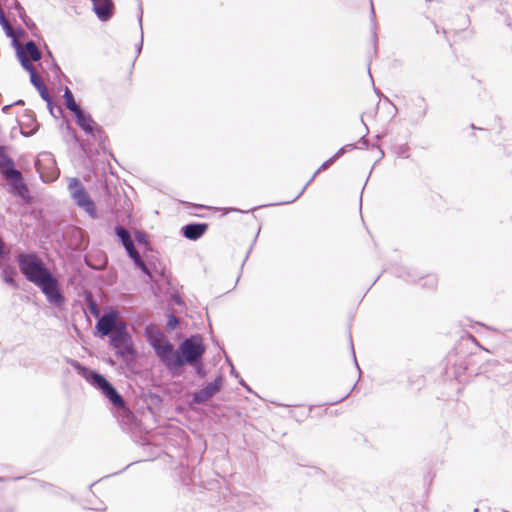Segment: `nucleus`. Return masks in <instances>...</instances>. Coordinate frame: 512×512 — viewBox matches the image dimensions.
I'll list each match as a JSON object with an SVG mask.
<instances>
[{"label": "nucleus", "instance_id": "obj_1", "mask_svg": "<svg viewBox=\"0 0 512 512\" xmlns=\"http://www.w3.org/2000/svg\"><path fill=\"white\" fill-rule=\"evenodd\" d=\"M205 352L206 345L202 336L193 333L185 338L176 350H173V347L171 348L165 367L172 376H178L183 365L198 360Z\"/></svg>", "mask_w": 512, "mask_h": 512}, {"label": "nucleus", "instance_id": "obj_2", "mask_svg": "<svg viewBox=\"0 0 512 512\" xmlns=\"http://www.w3.org/2000/svg\"><path fill=\"white\" fill-rule=\"evenodd\" d=\"M69 363L79 376L98 390L113 406H124L125 402L123 396L116 389L113 383L108 380L106 375L98 372L90 366L80 363L77 360L72 359Z\"/></svg>", "mask_w": 512, "mask_h": 512}, {"label": "nucleus", "instance_id": "obj_3", "mask_svg": "<svg viewBox=\"0 0 512 512\" xmlns=\"http://www.w3.org/2000/svg\"><path fill=\"white\" fill-rule=\"evenodd\" d=\"M220 499V512H261L264 502L259 496L245 492L234 493L225 488Z\"/></svg>", "mask_w": 512, "mask_h": 512}, {"label": "nucleus", "instance_id": "obj_4", "mask_svg": "<svg viewBox=\"0 0 512 512\" xmlns=\"http://www.w3.org/2000/svg\"><path fill=\"white\" fill-rule=\"evenodd\" d=\"M45 297L49 306L57 312L67 311L68 298L62 281L52 271L34 284Z\"/></svg>", "mask_w": 512, "mask_h": 512}, {"label": "nucleus", "instance_id": "obj_5", "mask_svg": "<svg viewBox=\"0 0 512 512\" xmlns=\"http://www.w3.org/2000/svg\"><path fill=\"white\" fill-rule=\"evenodd\" d=\"M17 265L20 273L33 285L51 272L36 251L20 252Z\"/></svg>", "mask_w": 512, "mask_h": 512}, {"label": "nucleus", "instance_id": "obj_6", "mask_svg": "<svg viewBox=\"0 0 512 512\" xmlns=\"http://www.w3.org/2000/svg\"><path fill=\"white\" fill-rule=\"evenodd\" d=\"M301 195H302L301 193H298L294 198H291V199L279 200V201H275V202H271V203H267V204L256 205V206L249 207V208L215 207V206H209V205H204V204H196V203H191V202H182V203H183L185 209H187L190 214H193L195 216L204 217L203 214L196 213L195 211L198 210V209H207V210H212V211H215V212L216 211H220L221 212V216L223 217V216L228 215L231 212L242 213V214H249V213H253L256 210H259L260 208H263V207L281 206V205H286V204L294 203L297 199H299V197Z\"/></svg>", "mask_w": 512, "mask_h": 512}, {"label": "nucleus", "instance_id": "obj_7", "mask_svg": "<svg viewBox=\"0 0 512 512\" xmlns=\"http://www.w3.org/2000/svg\"><path fill=\"white\" fill-rule=\"evenodd\" d=\"M0 173L10 186L9 192H29L21 171L3 146H0Z\"/></svg>", "mask_w": 512, "mask_h": 512}, {"label": "nucleus", "instance_id": "obj_8", "mask_svg": "<svg viewBox=\"0 0 512 512\" xmlns=\"http://www.w3.org/2000/svg\"><path fill=\"white\" fill-rule=\"evenodd\" d=\"M108 339L110 347L118 358L125 359L135 355L133 338L125 322H118Z\"/></svg>", "mask_w": 512, "mask_h": 512}, {"label": "nucleus", "instance_id": "obj_9", "mask_svg": "<svg viewBox=\"0 0 512 512\" xmlns=\"http://www.w3.org/2000/svg\"><path fill=\"white\" fill-rule=\"evenodd\" d=\"M144 337L147 343L154 350L156 356L165 366L172 343L164 335L163 331L157 328L153 323H149L144 328Z\"/></svg>", "mask_w": 512, "mask_h": 512}, {"label": "nucleus", "instance_id": "obj_10", "mask_svg": "<svg viewBox=\"0 0 512 512\" xmlns=\"http://www.w3.org/2000/svg\"><path fill=\"white\" fill-rule=\"evenodd\" d=\"M76 124L95 141L98 142L100 148H104L108 137L104 129L92 118L90 113L84 109L74 115Z\"/></svg>", "mask_w": 512, "mask_h": 512}, {"label": "nucleus", "instance_id": "obj_11", "mask_svg": "<svg viewBox=\"0 0 512 512\" xmlns=\"http://www.w3.org/2000/svg\"><path fill=\"white\" fill-rule=\"evenodd\" d=\"M35 168L40 179L49 183L56 180L60 174L56 160L50 152H41L35 160Z\"/></svg>", "mask_w": 512, "mask_h": 512}, {"label": "nucleus", "instance_id": "obj_12", "mask_svg": "<svg viewBox=\"0 0 512 512\" xmlns=\"http://www.w3.org/2000/svg\"><path fill=\"white\" fill-rule=\"evenodd\" d=\"M16 56L22 66V68L27 71L30 75V82L35 87V89L39 92L40 97L50 105L51 95L44 84V82L37 75L34 66L30 63V61L26 58L24 51L20 47H16Z\"/></svg>", "mask_w": 512, "mask_h": 512}, {"label": "nucleus", "instance_id": "obj_13", "mask_svg": "<svg viewBox=\"0 0 512 512\" xmlns=\"http://www.w3.org/2000/svg\"><path fill=\"white\" fill-rule=\"evenodd\" d=\"M224 376L218 374L211 382L203 385L202 388L192 393L191 404L204 405L209 399L216 395L224 385Z\"/></svg>", "mask_w": 512, "mask_h": 512}, {"label": "nucleus", "instance_id": "obj_14", "mask_svg": "<svg viewBox=\"0 0 512 512\" xmlns=\"http://www.w3.org/2000/svg\"><path fill=\"white\" fill-rule=\"evenodd\" d=\"M142 421L135 415H126L122 418V427L125 431L132 433L133 441L141 446L148 445V440L142 434Z\"/></svg>", "mask_w": 512, "mask_h": 512}, {"label": "nucleus", "instance_id": "obj_15", "mask_svg": "<svg viewBox=\"0 0 512 512\" xmlns=\"http://www.w3.org/2000/svg\"><path fill=\"white\" fill-rule=\"evenodd\" d=\"M117 324V312L111 311L106 313L96 321L94 335L101 339L105 337L109 338Z\"/></svg>", "mask_w": 512, "mask_h": 512}, {"label": "nucleus", "instance_id": "obj_16", "mask_svg": "<svg viewBox=\"0 0 512 512\" xmlns=\"http://www.w3.org/2000/svg\"><path fill=\"white\" fill-rule=\"evenodd\" d=\"M208 229L209 224L206 222H189L180 228V234L187 240L198 241Z\"/></svg>", "mask_w": 512, "mask_h": 512}, {"label": "nucleus", "instance_id": "obj_17", "mask_svg": "<svg viewBox=\"0 0 512 512\" xmlns=\"http://www.w3.org/2000/svg\"><path fill=\"white\" fill-rule=\"evenodd\" d=\"M75 204L84 210L90 218L99 219L100 213L91 194H70Z\"/></svg>", "mask_w": 512, "mask_h": 512}, {"label": "nucleus", "instance_id": "obj_18", "mask_svg": "<svg viewBox=\"0 0 512 512\" xmlns=\"http://www.w3.org/2000/svg\"><path fill=\"white\" fill-rule=\"evenodd\" d=\"M20 252H24V250L15 248L12 244L2 243L0 248V267L15 266Z\"/></svg>", "mask_w": 512, "mask_h": 512}, {"label": "nucleus", "instance_id": "obj_19", "mask_svg": "<svg viewBox=\"0 0 512 512\" xmlns=\"http://www.w3.org/2000/svg\"><path fill=\"white\" fill-rule=\"evenodd\" d=\"M93 11L99 20L105 22L112 18L114 3L112 0H92Z\"/></svg>", "mask_w": 512, "mask_h": 512}, {"label": "nucleus", "instance_id": "obj_20", "mask_svg": "<svg viewBox=\"0 0 512 512\" xmlns=\"http://www.w3.org/2000/svg\"><path fill=\"white\" fill-rule=\"evenodd\" d=\"M1 270V279L2 281L13 288L14 290H18L20 288L18 283V271L16 266H2Z\"/></svg>", "mask_w": 512, "mask_h": 512}, {"label": "nucleus", "instance_id": "obj_21", "mask_svg": "<svg viewBox=\"0 0 512 512\" xmlns=\"http://www.w3.org/2000/svg\"><path fill=\"white\" fill-rule=\"evenodd\" d=\"M394 274L398 278H402L407 282H416L417 280L423 279L424 276L417 272L415 269L400 266L394 271Z\"/></svg>", "mask_w": 512, "mask_h": 512}, {"label": "nucleus", "instance_id": "obj_22", "mask_svg": "<svg viewBox=\"0 0 512 512\" xmlns=\"http://www.w3.org/2000/svg\"><path fill=\"white\" fill-rule=\"evenodd\" d=\"M63 98L67 109L71 111L73 115H76V113L83 110L81 105L75 101L74 95L70 89L66 88L63 94Z\"/></svg>", "mask_w": 512, "mask_h": 512}, {"label": "nucleus", "instance_id": "obj_23", "mask_svg": "<svg viewBox=\"0 0 512 512\" xmlns=\"http://www.w3.org/2000/svg\"><path fill=\"white\" fill-rule=\"evenodd\" d=\"M20 48L24 51L25 56H29L30 60L32 61H39L42 57L41 51L33 40H28L25 43L24 49L21 46ZM26 58L28 59V57Z\"/></svg>", "mask_w": 512, "mask_h": 512}, {"label": "nucleus", "instance_id": "obj_24", "mask_svg": "<svg viewBox=\"0 0 512 512\" xmlns=\"http://www.w3.org/2000/svg\"><path fill=\"white\" fill-rule=\"evenodd\" d=\"M132 261V264L136 270H139L142 274L148 277L150 281H152V275L147 267V265L144 263L141 255L139 252H137L135 255H133L131 258H129Z\"/></svg>", "mask_w": 512, "mask_h": 512}, {"label": "nucleus", "instance_id": "obj_25", "mask_svg": "<svg viewBox=\"0 0 512 512\" xmlns=\"http://www.w3.org/2000/svg\"><path fill=\"white\" fill-rule=\"evenodd\" d=\"M114 235L116 236L117 242L122 246L133 243V240L130 237L128 231L119 224L115 225L114 227Z\"/></svg>", "mask_w": 512, "mask_h": 512}, {"label": "nucleus", "instance_id": "obj_26", "mask_svg": "<svg viewBox=\"0 0 512 512\" xmlns=\"http://www.w3.org/2000/svg\"><path fill=\"white\" fill-rule=\"evenodd\" d=\"M30 481L37 483L39 485V487L46 489L51 494H54L57 496H62L64 494V491L61 488H59L51 483H48L46 481L35 479V478L30 479Z\"/></svg>", "mask_w": 512, "mask_h": 512}, {"label": "nucleus", "instance_id": "obj_27", "mask_svg": "<svg viewBox=\"0 0 512 512\" xmlns=\"http://www.w3.org/2000/svg\"><path fill=\"white\" fill-rule=\"evenodd\" d=\"M189 364L193 367L194 372L199 379H203L207 376L206 366L202 357L190 362Z\"/></svg>", "mask_w": 512, "mask_h": 512}, {"label": "nucleus", "instance_id": "obj_28", "mask_svg": "<svg viewBox=\"0 0 512 512\" xmlns=\"http://www.w3.org/2000/svg\"><path fill=\"white\" fill-rule=\"evenodd\" d=\"M415 105L419 108V110L417 112V117L415 119V122L418 123L426 117L427 111H428V105H427L424 97H422V96H419L417 98Z\"/></svg>", "mask_w": 512, "mask_h": 512}, {"label": "nucleus", "instance_id": "obj_29", "mask_svg": "<svg viewBox=\"0 0 512 512\" xmlns=\"http://www.w3.org/2000/svg\"><path fill=\"white\" fill-rule=\"evenodd\" d=\"M166 324H165V329L167 330V332L171 333L173 332L174 330L177 329V327L179 326V320L178 318L170 311H168L166 314Z\"/></svg>", "mask_w": 512, "mask_h": 512}, {"label": "nucleus", "instance_id": "obj_30", "mask_svg": "<svg viewBox=\"0 0 512 512\" xmlns=\"http://www.w3.org/2000/svg\"><path fill=\"white\" fill-rule=\"evenodd\" d=\"M68 190L69 192H86L82 182L77 177L69 178Z\"/></svg>", "mask_w": 512, "mask_h": 512}, {"label": "nucleus", "instance_id": "obj_31", "mask_svg": "<svg viewBox=\"0 0 512 512\" xmlns=\"http://www.w3.org/2000/svg\"><path fill=\"white\" fill-rule=\"evenodd\" d=\"M425 378L423 375H411L408 377V384L411 388L420 390L424 386Z\"/></svg>", "mask_w": 512, "mask_h": 512}, {"label": "nucleus", "instance_id": "obj_32", "mask_svg": "<svg viewBox=\"0 0 512 512\" xmlns=\"http://www.w3.org/2000/svg\"><path fill=\"white\" fill-rule=\"evenodd\" d=\"M134 241L139 246H146L150 242V238L147 232L136 230L134 233Z\"/></svg>", "mask_w": 512, "mask_h": 512}, {"label": "nucleus", "instance_id": "obj_33", "mask_svg": "<svg viewBox=\"0 0 512 512\" xmlns=\"http://www.w3.org/2000/svg\"><path fill=\"white\" fill-rule=\"evenodd\" d=\"M139 11H140V13L138 15V23H139V27H140V41L136 45V53H137L136 58L140 55L142 48H143V26H142L143 11H142L141 6L139 7Z\"/></svg>", "mask_w": 512, "mask_h": 512}, {"label": "nucleus", "instance_id": "obj_34", "mask_svg": "<svg viewBox=\"0 0 512 512\" xmlns=\"http://www.w3.org/2000/svg\"><path fill=\"white\" fill-rule=\"evenodd\" d=\"M16 8H17V10L19 12L20 18L23 20V22L26 25V27L28 29L35 28L36 27L35 23L26 15L25 10L23 9V7L19 3H17Z\"/></svg>", "mask_w": 512, "mask_h": 512}, {"label": "nucleus", "instance_id": "obj_35", "mask_svg": "<svg viewBox=\"0 0 512 512\" xmlns=\"http://www.w3.org/2000/svg\"><path fill=\"white\" fill-rule=\"evenodd\" d=\"M22 204H32L36 200L37 194H14Z\"/></svg>", "mask_w": 512, "mask_h": 512}, {"label": "nucleus", "instance_id": "obj_36", "mask_svg": "<svg viewBox=\"0 0 512 512\" xmlns=\"http://www.w3.org/2000/svg\"><path fill=\"white\" fill-rule=\"evenodd\" d=\"M305 475L308 477H317V476H324L325 472L319 467L311 466L308 468V470L305 472Z\"/></svg>", "mask_w": 512, "mask_h": 512}, {"label": "nucleus", "instance_id": "obj_37", "mask_svg": "<svg viewBox=\"0 0 512 512\" xmlns=\"http://www.w3.org/2000/svg\"><path fill=\"white\" fill-rule=\"evenodd\" d=\"M358 146L356 144H346L344 146H342L337 152L336 154L338 155V157H341L342 155H344L345 153L347 152H350L354 149H357Z\"/></svg>", "mask_w": 512, "mask_h": 512}, {"label": "nucleus", "instance_id": "obj_38", "mask_svg": "<svg viewBox=\"0 0 512 512\" xmlns=\"http://www.w3.org/2000/svg\"><path fill=\"white\" fill-rule=\"evenodd\" d=\"M225 361H226V363L228 364V366L230 367V376H232V377H234V378H236V379L240 378V374H239V372L236 370V368H235V366H234V364H233L232 360L230 359V357L225 356Z\"/></svg>", "mask_w": 512, "mask_h": 512}, {"label": "nucleus", "instance_id": "obj_39", "mask_svg": "<svg viewBox=\"0 0 512 512\" xmlns=\"http://www.w3.org/2000/svg\"><path fill=\"white\" fill-rule=\"evenodd\" d=\"M260 231H261V227H259V229L257 230V232H256V234H255V236H254V238H253L252 244H251L250 248L248 249V251H247V253H246V256H245V258H244V260H243V262H242L241 268H243V266H244V264H245L246 260L248 259L249 255H250V253H251V251H252V249H253V246L255 245V243H256V241H257V239H258V236H259V234H260Z\"/></svg>", "mask_w": 512, "mask_h": 512}, {"label": "nucleus", "instance_id": "obj_40", "mask_svg": "<svg viewBox=\"0 0 512 512\" xmlns=\"http://www.w3.org/2000/svg\"><path fill=\"white\" fill-rule=\"evenodd\" d=\"M338 155L335 153L332 157H330L329 159H327L322 165L321 167L316 171V173H318L321 169H326L328 168L329 166H331L337 159H338Z\"/></svg>", "mask_w": 512, "mask_h": 512}, {"label": "nucleus", "instance_id": "obj_41", "mask_svg": "<svg viewBox=\"0 0 512 512\" xmlns=\"http://www.w3.org/2000/svg\"><path fill=\"white\" fill-rule=\"evenodd\" d=\"M125 249L126 255L128 258H131L133 255H135L138 251L134 247V242L128 245L123 246Z\"/></svg>", "mask_w": 512, "mask_h": 512}, {"label": "nucleus", "instance_id": "obj_42", "mask_svg": "<svg viewBox=\"0 0 512 512\" xmlns=\"http://www.w3.org/2000/svg\"><path fill=\"white\" fill-rule=\"evenodd\" d=\"M370 17H371V22H372V25H373V41L375 43L376 42V31H375L376 22H375V10H374L372 2H371Z\"/></svg>", "mask_w": 512, "mask_h": 512}, {"label": "nucleus", "instance_id": "obj_43", "mask_svg": "<svg viewBox=\"0 0 512 512\" xmlns=\"http://www.w3.org/2000/svg\"><path fill=\"white\" fill-rule=\"evenodd\" d=\"M66 132L68 136H70L75 141H78L76 130L69 123H66Z\"/></svg>", "mask_w": 512, "mask_h": 512}, {"label": "nucleus", "instance_id": "obj_44", "mask_svg": "<svg viewBox=\"0 0 512 512\" xmlns=\"http://www.w3.org/2000/svg\"><path fill=\"white\" fill-rule=\"evenodd\" d=\"M356 387V383L353 385V387L351 388V390L346 393L343 397L337 399V400H333V401H330V402H327V404L329 405H336L342 401H344L347 397H349V395L351 394V392L353 391V389Z\"/></svg>", "mask_w": 512, "mask_h": 512}, {"label": "nucleus", "instance_id": "obj_45", "mask_svg": "<svg viewBox=\"0 0 512 512\" xmlns=\"http://www.w3.org/2000/svg\"><path fill=\"white\" fill-rule=\"evenodd\" d=\"M238 383L249 393H254L251 387L243 380V378L240 376V378L237 379Z\"/></svg>", "mask_w": 512, "mask_h": 512}, {"label": "nucleus", "instance_id": "obj_46", "mask_svg": "<svg viewBox=\"0 0 512 512\" xmlns=\"http://www.w3.org/2000/svg\"><path fill=\"white\" fill-rule=\"evenodd\" d=\"M349 338H350L351 352H352V355H353V360H354L355 366H356V368L358 369V371H359V372H361V371H360V367H359V365H358V362H357V360H356V355H355V350H354V345H353V342H352V337H351V335L349 336Z\"/></svg>", "mask_w": 512, "mask_h": 512}, {"label": "nucleus", "instance_id": "obj_47", "mask_svg": "<svg viewBox=\"0 0 512 512\" xmlns=\"http://www.w3.org/2000/svg\"><path fill=\"white\" fill-rule=\"evenodd\" d=\"M47 53H48L49 57L51 58L52 66H53V69L55 70V72H61V69L58 66V64L56 63L55 59L53 58L52 53L49 50H47Z\"/></svg>", "mask_w": 512, "mask_h": 512}, {"label": "nucleus", "instance_id": "obj_48", "mask_svg": "<svg viewBox=\"0 0 512 512\" xmlns=\"http://www.w3.org/2000/svg\"><path fill=\"white\" fill-rule=\"evenodd\" d=\"M360 146L358 148H367L368 147V144H369V141L368 139L366 138V135H363L359 142Z\"/></svg>", "mask_w": 512, "mask_h": 512}, {"label": "nucleus", "instance_id": "obj_49", "mask_svg": "<svg viewBox=\"0 0 512 512\" xmlns=\"http://www.w3.org/2000/svg\"><path fill=\"white\" fill-rule=\"evenodd\" d=\"M430 286L433 287L436 285V279L434 277H428L427 281L423 284V286Z\"/></svg>", "mask_w": 512, "mask_h": 512}, {"label": "nucleus", "instance_id": "obj_50", "mask_svg": "<svg viewBox=\"0 0 512 512\" xmlns=\"http://www.w3.org/2000/svg\"><path fill=\"white\" fill-rule=\"evenodd\" d=\"M36 127H38V124H36ZM36 130H37V128H34L30 132H26L23 128H21V133L24 136H30V135L34 134L36 132Z\"/></svg>", "mask_w": 512, "mask_h": 512}, {"label": "nucleus", "instance_id": "obj_51", "mask_svg": "<svg viewBox=\"0 0 512 512\" xmlns=\"http://www.w3.org/2000/svg\"><path fill=\"white\" fill-rule=\"evenodd\" d=\"M23 477H12V478H3V477H0V481H6V480H12V481H17V480H20L22 479Z\"/></svg>", "mask_w": 512, "mask_h": 512}, {"label": "nucleus", "instance_id": "obj_52", "mask_svg": "<svg viewBox=\"0 0 512 512\" xmlns=\"http://www.w3.org/2000/svg\"><path fill=\"white\" fill-rule=\"evenodd\" d=\"M505 23H506V25H507L508 27H510V28L512 29V22H511V19H510V17H509V16H507V17L505 18Z\"/></svg>", "mask_w": 512, "mask_h": 512}, {"label": "nucleus", "instance_id": "obj_53", "mask_svg": "<svg viewBox=\"0 0 512 512\" xmlns=\"http://www.w3.org/2000/svg\"><path fill=\"white\" fill-rule=\"evenodd\" d=\"M175 303H176L177 305H179V306H181V305H183V304H184V303H183V301H182V299H181L180 297H176V299H175Z\"/></svg>", "mask_w": 512, "mask_h": 512}, {"label": "nucleus", "instance_id": "obj_54", "mask_svg": "<svg viewBox=\"0 0 512 512\" xmlns=\"http://www.w3.org/2000/svg\"><path fill=\"white\" fill-rule=\"evenodd\" d=\"M363 193H360V196H359V206H360V211L362 210V201H363Z\"/></svg>", "mask_w": 512, "mask_h": 512}, {"label": "nucleus", "instance_id": "obj_55", "mask_svg": "<svg viewBox=\"0 0 512 512\" xmlns=\"http://www.w3.org/2000/svg\"><path fill=\"white\" fill-rule=\"evenodd\" d=\"M151 399H156V400L160 401V397L157 394H152Z\"/></svg>", "mask_w": 512, "mask_h": 512}, {"label": "nucleus", "instance_id": "obj_56", "mask_svg": "<svg viewBox=\"0 0 512 512\" xmlns=\"http://www.w3.org/2000/svg\"><path fill=\"white\" fill-rule=\"evenodd\" d=\"M47 106L49 108V111L52 112V109H54L53 102L51 101L50 105L47 104Z\"/></svg>", "mask_w": 512, "mask_h": 512}, {"label": "nucleus", "instance_id": "obj_57", "mask_svg": "<svg viewBox=\"0 0 512 512\" xmlns=\"http://www.w3.org/2000/svg\"><path fill=\"white\" fill-rule=\"evenodd\" d=\"M306 187H307V184H306V185H304V186L301 188L300 192H301V193H304V192H305V190H306Z\"/></svg>", "mask_w": 512, "mask_h": 512}, {"label": "nucleus", "instance_id": "obj_58", "mask_svg": "<svg viewBox=\"0 0 512 512\" xmlns=\"http://www.w3.org/2000/svg\"><path fill=\"white\" fill-rule=\"evenodd\" d=\"M109 197H114V196H121L120 193H117V194H107Z\"/></svg>", "mask_w": 512, "mask_h": 512}, {"label": "nucleus", "instance_id": "obj_59", "mask_svg": "<svg viewBox=\"0 0 512 512\" xmlns=\"http://www.w3.org/2000/svg\"><path fill=\"white\" fill-rule=\"evenodd\" d=\"M93 509H94V510H97V511H102V510H104L105 508H103V507H96V508H93Z\"/></svg>", "mask_w": 512, "mask_h": 512}, {"label": "nucleus", "instance_id": "obj_60", "mask_svg": "<svg viewBox=\"0 0 512 512\" xmlns=\"http://www.w3.org/2000/svg\"><path fill=\"white\" fill-rule=\"evenodd\" d=\"M497 12H499V13H501V14H504V13H505V10L498 8V9H497Z\"/></svg>", "mask_w": 512, "mask_h": 512}, {"label": "nucleus", "instance_id": "obj_61", "mask_svg": "<svg viewBox=\"0 0 512 512\" xmlns=\"http://www.w3.org/2000/svg\"><path fill=\"white\" fill-rule=\"evenodd\" d=\"M379 151H380V158H383L384 157V152L381 149H379Z\"/></svg>", "mask_w": 512, "mask_h": 512}, {"label": "nucleus", "instance_id": "obj_62", "mask_svg": "<svg viewBox=\"0 0 512 512\" xmlns=\"http://www.w3.org/2000/svg\"><path fill=\"white\" fill-rule=\"evenodd\" d=\"M379 278H380V275H378V276L376 277V279L374 280V282L372 283V285H374V284L379 280Z\"/></svg>", "mask_w": 512, "mask_h": 512}, {"label": "nucleus", "instance_id": "obj_63", "mask_svg": "<svg viewBox=\"0 0 512 512\" xmlns=\"http://www.w3.org/2000/svg\"><path fill=\"white\" fill-rule=\"evenodd\" d=\"M470 127H471L472 129H478L474 124H471V125H470Z\"/></svg>", "mask_w": 512, "mask_h": 512}, {"label": "nucleus", "instance_id": "obj_64", "mask_svg": "<svg viewBox=\"0 0 512 512\" xmlns=\"http://www.w3.org/2000/svg\"><path fill=\"white\" fill-rule=\"evenodd\" d=\"M375 92L377 93V95H381V92H380V90H378V89H375Z\"/></svg>", "mask_w": 512, "mask_h": 512}]
</instances>
